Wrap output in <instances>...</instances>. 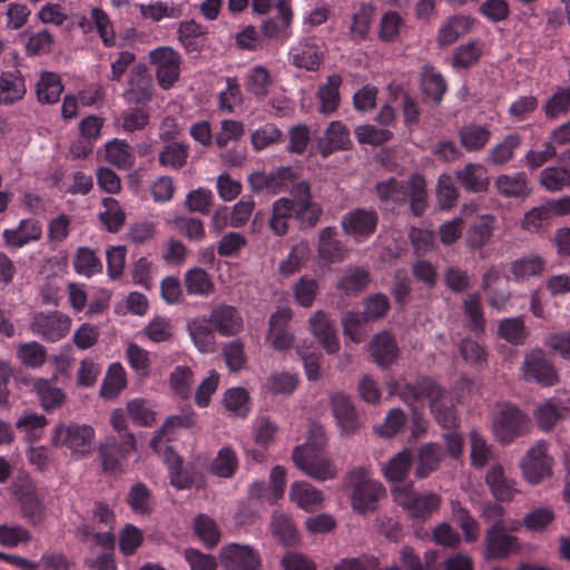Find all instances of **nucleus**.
<instances>
[{
    "mask_svg": "<svg viewBox=\"0 0 570 570\" xmlns=\"http://www.w3.org/2000/svg\"><path fill=\"white\" fill-rule=\"evenodd\" d=\"M389 390L391 394L399 395L411 407H414L423 399L428 400L431 413L442 429H458L459 419L455 409L452 404H444L445 390L433 377L415 375L413 380L407 377L392 380L389 383Z\"/></svg>",
    "mask_w": 570,
    "mask_h": 570,
    "instance_id": "f257e3e1",
    "label": "nucleus"
},
{
    "mask_svg": "<svg viewBox=\"0 0 570 570\" xmlns=\"http://www.w3.org/2000/svg\"><path fill=\"white\" fill-rule=\"evenodd\" d=\"M311 432L315 441L297 446L293 452L295 465L313 479L325 481L335 476V469L323 454L325 444L324 431L321 425L313 424Z\"/></svg>",
    "mask_w": 570,
    "mask_h": 570,
    "instance_id": "f03ea898",
    "label": "nucleus"
},
{
    "mask_svg": "<svg viewBox=\"0 0 570 570\" xmlns=\"http://www.w3.org/2000/svg\"><path fill=\"white\" fill-rule=\"evenodd\" d=\"M345 484L352 490L353 509L361 514L373 512L380 499L385 495L382 483L371 479L365 468L352 470L346 476Z\"/></svg>",
    "mask_w": 570,
    "mask_h": 570,
    "instance_id": "7ed1b4c3",
    "label": "nucleus"
},
{
    "mask_svg": "<svg viewBox=\"0 0 570 570\" xmlns=\"http://www.w3.org/2000/svg\"><path fill=\"white\" fill-rule=\"evenodd\" d=\"M529 426V416L519 406L510 402L497 404L492 415V429L501 443H512L524 435Z\"/></svg>",
    "mask_w": 570,
    "mask_h": 570,
    "instance_id": "20e7f679",
    "label": "nucleus"
},
{
    "mask_svg": "<svg viewBox=\"0 0 570 570\" xmlns=\"http://www.w3.org/2000/svg\"><path fill=\"white\" fill-rule=\"evenodd\" d=\"M392 494L394 501L416 520H426L441 504L440 495L433 492L419 494L411 483L395 487Z\"/></svg>",
    "mask_w": 570,
    "mask_h": 570,
    "instance_id": "39448f33",
    "label": "nucleus"
},
{
    "mask_svg": "<svg viewBox=\"0 0 570 570\" xmlns=\"http://www.w3.org/2000/svg\"><path fill=\"white\" fill-rule=\"evenodd\" d=\"M135 451L136 441L132 433H126L122 440L116 436H107L98 449L102 471L108 474L121 472L124 462Z\"/></svg>",
    "mask_w": 570,
    "mask_h": 570,
    "instance_id": "423d86ee",
    "label": "nucleus"
},
{
    "mask_svg": "<svg viewBox=\"0 0 570 570\" xmlns=\"http://www.w3.org/2000/svg\"><path fill=\"white\" fill-rule=\"evenodd\" d=\"M289 200L296 210V222L301 228L314 227L322 215V208L313 202L311 185L307 180L295 181L289 184Z\"/></svg>",
    "mask_w": 570,
    "mask_h": 570,
    "instance_id": "0eeeda50",
    "label": "nucleus"
},
{
    "mask_svg": "<svg viewBox=\"0 0 570 570\" xmlns=\"http://www.w3.org/2000/svg\"><path fill=\"white\" fill-rule=\"evenodd\" d=\"M95 438V430L87 424H60L56 428L52 442L56 446H65L73 453L86 455Z\"/></svg>",
    "mask_w": 570,
    "mask_h": 570,
    "instance_id": "6e6552de",
    "label": "nucleus"
},
{
    "mask_svg": "<svg viewBox=\"0 0 570 570\" xmlns=\"http://www.w3.org/2000/svg\"><path fill=\"white\" fill-rule=\"evenodd\" d=\"M150 62L156 66V79L163 89L171 88L179 79L180 55L170 47H159L149 53Z\"/></svg>",
    "mask_w": 570,
    "mask_h": 570,
    "instance_id": "1a4fd4ad",
    "label": "nucleus"
},
{
    "mask_svg": "<svg viewBox=\"0 0 570 570\" xmlns=\"http://www.w3.org/2000/svg\"><path fill=\"white\" fill-rule=\"evenodd\" d=\"M520 550L517 537L507 532L502 522H494L484 535V558L487 560L505 559Z\"/></svg>",
    "mask_w": 570,
    "mask_h": 570,
    "instance_id": "9d476101",
    "label": "nucleus"
},
{
    "mask_svg": "<svg viewBox=\"0 0 570 570\" xmlns=\"http://www.w3.org/2000/svg\"><path fill=\"white\" fill-rule=\"evenodd\" d=\"M379 224V215L373 209L355 208L346 213L341 220L345 235L356 242H364L372 236Z\"/></svg>",
    "mask_w": 570,
    "mask_h": 570,
    "instance_id": "9b49d317",
    "label": "nucleus"
},
{
    "mask_svg": "<svg viewBox=\"0 0 570 570\" xmlns=\"http://www.w3.org/2000/svg\"><path fill=\"white\" fill-rule=\"evenodd\" d=\"M70 325V317L56 311L50 313H36L30 326L32 332L40 335L43 340L57 342L68 334Z\"/></svg>",
    "mask_w": 570,
    "mask_h": 570,
    "instance_id": "f8f14e48",
    "label": "nucleus"
},
{
    "mask_svg": "<svg viewBox=\"0 0 570 570\" xmlns=\"http://www.w3.org/2000/svg\"><path fill=\"white\" fill-rule=\"evenodd\" d=\"M522 371L525 381L535 382L542 386H553L558 382L554 366L544 357L541 350L525 355Z\"/></svg>",
    "mask_w": 570,
    "mask_h": 570,
    "instance_id": "ddd939ff",
    "label": "nucleus"
},
{
    "mask_svg": "<svg viewBox=\"0 0 570 570\" xmlns=\"http://www.w3.org/2000/svg\"><path fill=\"white\" fill-rule=\"evenodd\" d=\"M294 179H296V176L291 167H279L269 174L263 171L250 174L248 184L253 191H266L276 195L286 190Z\"/></svg>",
    "mask_w": 570,
    "mask_h": 570,
    "instance_id": "4468645a",
    "label": "nucleus"
},
{
    "mask_svg": "<svg viewBox=\"0 0 570 570\" xmlns=\"http://www.w3.org/2000/svg\"><path fill=\"white\" fill-rule=\"evenodd\" d=\"M220 560L224 570H261L262 567L259 553L255 549L237 543L224 547Z\"/></svg>",
    "mask_w": 570,
    "mask_h": 570,
    "instance_id": "2eb2a0df",
    "label": "nucleus"
},
{
    "mask_svg": "<svg viewBox=\"0 0 570 570\" xmlns=\"http://www.w3.org/2000/svg\"><path fill=\"white\" fill-rule=\"evenodd\" d=\"M154 96V86L147 69L137 65L129 72L128 87L124 92V98L128 104L146 105L151 101Z\"/></svg>",
    "mask_w": 570,
    "mask_h": 570,
    "instance_id": "dca6fc26",
    "label": "nucleus"
},
{
    "mask_svg": "<svg viewBox=\"0 0 570 570\" xmlns=\"http://www.w3.org/2000/svg\"><path fill=\"white\" fill-rule=\"evenodd\" d=\"M524 479L537 484L551 473V460L547 455L544 443H537L530 448L521 463Z\"/></svg>",
    "mask_w": 570,
    "mask_h": 570,
    "instance_id": "f3484780",
    "label": "nucleus"
},
{
    "mask_svg": "<svg viewBox=\"0 0 570 570\" xmlns=\"http://www.w3.org/2000/svg\"><path fill=\"white\" fill-rule=\"evenodd\" d=\"M291 320L292 312L288 308L278 309L271 315L266 341L274 350L282 352L292 347L294 335L288 331Z\"/></svg>",
    "mask_w": 570,
    "mask_h": 570,
    "instance_id": "a211bd4d",
    "label": "nucleus"
},
{
    "mask_svg": "<svg viewBox=\"0 0 570 570\" xmlns=\"http://www.w3.org/2000/svg\"><path fill=\"white\" fill-rule=\"evenodd\" d=\"M209 322L215 331L225 337L237 335L244 328V321L239 311L226 304H220L212 311Z\"/></svg>",
    "mask_w": 570,
    "mask_h": 570,
    "instance_id": "6ab92c4d",
    "label": "nucleus"
},
{
    "mask_svg": "<svg viewBox=\"0 0 570 570\" xmlns=\"http://www.w3.org/2000/svg\"><path fill=\"white\" fill-rule=\"evenodd\" d=\"M331 401L333 414L342 432L354 433L360 426V419L352 399L345 393L337 392L332 395Z\"/></svg>",
    "mask_w": 570,
    "mask_h": 570,
    "instance_id": "aec40b11",
    "label": "nucleus"
},
{
    "mask_svg": "<svg viewBox=\"0 0 570 570\" xmlns=\"http://www.w3.org/2000/svg\"><path fill=\"white\" fill-rule=\"evenodd\" d=\"M42 236L40 222L31 218L20 220L18 227L4 229L2 237L7 247L21 248L24 245L37 242Z\"/></svg>",
    "mask_w": 570,
    "mask_h": 570,
    "instance_id": "412c9836",
    "label": "nucleus"
},
{
    "mask_svg": "<svg viewBox=\"0 0 570 570\" xmlns=\"http://www.w3.org/2000/svg\"><path fill=\"white\" fill-rule=\"evenodd\" d=\"M27 92L26 78L18 69L0 73V105L11 106L21 101Z\"/></svg>",
    "mask_w": 570,
    "mask_h": 570,
    "instance_id": "4be33fe9",
    "label": "nucleus"
},
{
    "mask_svg": "<svg viewBox=\"0 0 570 570\" xmlns=\"http://www.w3.org/2000/svg\"><path fill=\"white\" fill-rule=\"evenodd\" d=\"M309 327L313 335L328 354H334L340 350L336 330L325 312L317 311L309 318Z\"/></svg>",
    "mask_w": 570,
    "mask_h": 570,
    "instance_id": "5701e85b",
    "label": "nucleus"
},
{
    "mask_svg": "<svg viewBox=\"0 0 570 570\" xmlns=\"http://www.w3.org/2000/svg\"><path fill=\"white\" fill-rule=\"evenodd\" d=\"M371 282V274L367 268L361 266H348L344 268L336 282V289L346 296H357Z\"/></svg>",
    "mask_w": 570,
    "mask_h": 570,
    "instance_id": "b1692460",
    "label": "nucleus"
},
{
    "mask_svg": "<svg viewBox=\"0 0 570 570\" xmlns=\"http://www.w3.org/2000/svg\"><path fill=\"white\" fill-rule=\"evenodd\" d=\"M523 136L510 132L494 144L488 151L487 163L492 166H505L511 163L523 145Z\"/></svg>",
    "mask_w": 570,
    "mask_h": 570,
    "instance_id": "393cba45",
    "label": "nucleus"
},
{
    "mask_svg": "<svg viewBox=\"0 0 570 570\" xmlns=\"http://www.w3.org/2000/svg\"><path fill=\"white\" fill-rule=\"evenodd\" d=\"M495 218L492 215L478 216L468 227L465 246L472 250L482 249L493 236Z\"/></svg>",
    "mask_w": 570,
    "mask_h": 570,
    "instance_id": "a878e982",
    "label": "nucleus"
},
{
    "mask_svg": "<svg viewBox=\"0 0 570 570\" xmlns=\"http://www.w3.org/2000/svg\"><path fill=\"white\" fill-rule=\"evenodd\" d=\"M373 361L382 368H387L399 356L396 341L389 332L376 334L370 343Z\"/></svg>",
    "mask_w": 570,
    "mask_h": 570,
    "instance_id": "bb28decb",
    "label": "nucleus"
},
{
    "mask_svg": "<svg viewBox=\"0 0 570 570\" xmlns=\"http://www.w3.org/2000/svg\"><path fill=\"white\" fill-rule=\"evenodd\" d=\"M485 483L495 500L500 502L512 501L518 492L515 481L507 476L500 464L491 466L485 475Z\"/></svg>",
    "mask_w": 570,
    "mask_h": 570,
    "instance_id": "cd10ccee",
    "label": "nucleus"
},
{
    "mask_svg": "<svg viewBox=\"0 0 570 570\" xmlns=\"http://www.w3.org/2000/svg\"><path fill=\"white\" fill-rule=\"evenodd\" d=\"M456 181L470 193H483L490 180L487 168L481 164L469 163L454 173Z\"/></svg>",
    "mask_w": 570,
    "mask_h": 570,
    "instance_id": "c85d7f7f",
    "label": "nucleus"
},
{
    "mask_svg": "<svg viewBox=\"0 0 570 570\" xmlns=\"http://www.w3.org/2000/svg\"><path fill=\"white\" fill-rule=\"evenodd\" d=\"M351 146L350 131L341 121H332L325 131V138L318 142L320 154L327 158L336 150H345Z\"/></svg>",
    "mask_w": 570,
    "mask_h": 570,
    "instance_id": "c756f323",
    "label": "nucleus"
},
{
    "mask_svg": "<svg viewBox=\"0 0 570 570\" xmlns=\"http://www.w3.org/2000/svg\"><path fill=\"white\" fill-rule=\"evenodd\" d=\"M498 193L507 198L527 197L531 193L528 176L523 171L502 174L495 179Z\"/></svg>",
    "mask_w": 570,
    "mask_h": 570,
    "instance_id": "7c9ffc66",
    "label": "nucleus"
},
{
    "mask_svg": "<svg viewBox=\"0 0 570 570\" xmlns=\"http://www.w3.org/2000/svg\"><path fill=\"white\" fill-rule=\"evenodd\" d=\"M188 333L197 350L202 353H213L216 348L215 328L209 318H195L187 324Z\"/></svg>",
    "mask_w": 570,
    "mask_h": 570,
    "instance_id": "2f4dec72",
    "label": "nucleus"
},
{
    "mask_svg": "<svg viewBox=\"0 0 570 570\" xmlns=\"http://www.w3.org/2000/svg\"><path fill=\"white\" fill-rule=\"evenodd\" d=\"M207 28L195 20L183 21L178 27L179 41L188 53H198L205 46Z\"/></svg>",
    "mask_w": 570,
    "mask_h": 570,
    "instance_id": "473e14b6",
    "label": "nucleus"
},
{
    "mask_svg": "<svg viewBox=\"0 0 570 570\" xmlns=\"http://www.w3.org/2000/svg\"><path fill=\"white\" fill-rule=\"evenodd\" d=\"M421 90L426 98L439 105L448 90V83L433 66L425 65L421 71Z\"/></svg>",
    "mask_w": 570,
    "mask_h": 570,
    "instance_id": "72a5a7b5",
    "label": "nucleus"
},
{
    "mask_svg": "<svg viewBox=\"0 0 570 570\" xmlns=\"http://www.w3.org/2000/svg\"><path fill=\"white\" fill-rule=\"evenodd\" d=\"M546 261L539 255H529L514 259L510 264V272L515 282L521 283L539 277L546 269Z\"/></svg>",
    "mask_w": 570,
    "mask_h": 570,
    "instance_id": "f704fd0d",
    "label": "nucleus"
},
{
    "mask_svg": "<svg viewBox=\"0 0 570 570\" xmlns=\"http://www.w3.org/2000/svg\"><path fill=\"white\" fill-rule=\"evenodd\" d=\"M375 191L382 203L403 205L407 202L409 197V181L391 177L379 181L375 185Z\"/></svg>",
    "mask_w": 570,
    "mask_h": 570,
    "instance_id": "c9c22d12",
    "label": "nucleus"
},
{
    "mask_svg": "<svg viewBox=\"0 0 570 570\" xmlns=\"http://www.w3.org/2000/svg\"><path fill=\"white\" fill-rule=\"evenodd\" d=\"M291 218L296 220V210L289 198L282 197L274 202L272 216L268 225L272 232L277 236H283L288 232V222Z\"/></svg>",
    "mask_w": 570,
    "mask_h": 570,
    "instance_id": "e433bc0d",
    "label": "nucleus"
},
{
    "mask_svg": "<svg viewBox=\"0 0 570 570\" xmlns=\"http://www.w3.org/2000/svg\"><path fill=\"white\" fill-rule=\"evenodd\" d=\"M72 266L78 275L87 278L101 274L104 268L102 262L96 250L87 246L77 248L73 255Z\"/></svg>",
    "mask_w": 570,
    "mask_h": 570,
    "instance_id": "4c0bfd02",
    "label": "nucleus"
},
{
    "mask_svg": "<svg viewBox=\"0 0 570 570\" xmlns=\"http://www.w3.org/2000/svg\"><path fill=\"white\" fill-rule=\"evenodd\" d=\"M184 285L188 295L204 297L215 292L210 275L200 267L190 268L185 273Z\"/></svg>",
    "mask_w": 570,
    "mask_h": 570,
    "instance_id": "58836bf2",
    "label": "nucleus"
},
{
    "mask_svg": "<svg viewBox=\"0 0 570 570\" xmlns=\"http://www.w3.org/2000/svg\"><path fill=\"white\" fill-rule=\"evenodd\" d=\"M63 91V85L58 73L43 71L36 86L37 99L41 104H56Z\"/></svg>",
    "mask_w": 570,
    "mask_h": 570,
    "instance_id": "ea45409f",
    "label": "nucleus"
},
{
    "mask_svg": "<svg viewBox=\"0 0 570 570\" xmlns=\"http://www.w3.org/2000/svg\"><path fill=\"white\" fill-rule=\"evenodd\" d=\"M318 253L323 259L330 263L341 262L344 258L345 249L337 239V232L334 227H325L320 233Z\"/></svg>",
    "mask_w": 570,
    "mask_h": 570,
    "instance_id": "a19ab883",
    "label": "nucleus"
},
{
    "mask_svg": "<svg viewBox=\"0 0 570 570\" xmlns=\"http://www.w3.org/2000/svg\"><path fill=\"white\" fill-rule=\"evenodd\" d=\"M289 498L306 511L316 509L323 500L322 492L305 481H297L291 485Z\"/></svg>",
    "mask_w": 570,
    "mask_h": 570,
    "instance_id": "79ce46f5",
    "label": "nucleus"
},
{
    "mask_svg": "<svg viewBox=\"0 0 570 570\" xmlns=\"http://www.w3.org/2000/svg\"><path fill=\"white\" fill-rule=\"evenodd\" d=\"M443 454V448L438 443H428L421 446L415 475L423 479L438 470Z\"/></svg>",
    "mask_w": 570,
    "mask_h": 570,
    "instance_id": "37998d69",
    "label": "nucleus"
},
{
    "mask_svg": "<svg viewBox=\"0 0 570 570\" xmlns=\"http://www.w3.org/2000/svg\"><path fill=\"white\" fill-rule=\"evenodd\" d=\"M342 77L340 75H331L326 82L318 89L317 97L321 101L320 111L324 115L333 114L340 105V87Z\"/></svg>",
    "mask_w": 570,
    "mask_h": 570,
    "instance_id": "c03bdc74",
    "label": "nucleus"
},
{
    "mask_svg": "<svg viewBox=\"0 0 570 570\" xmlns=\"http://www.w3.org/2000/svg\"><path fill=\"white\" fill-rule=\"evenodd\" d=\"M126 501L135 514L149 515L153 512V493L142 482L130 487Z\"/></svg>",
    "mask_w": 570,
    "mask_h": 570,
    "instance_id": "a18cd8bd",
    "label": "nucleus"
},
{
    "mask_svg": "<svg viewBox=\"0 0 570 570\" xmlns=\"http://www.w3.org/2000/svg\"><path fill=\"white\" fill-rule=\"evenodd\" d=\"M273 80L269 71L263 66L253 67L245 78V89L256 99H263L268 95Z\"/></svg>",
    "mask_w": 570,
    "mask_h": 570,
    "instance_id": "49530a36",
    "label": "nucleus"
},
{
    "mask_svg": "<svg viewBox=\"0 0 570 570\" xmlns=\"http://www.w3.org/2000/svg\"><path fill=\"white\" fill-rule=\"evenodd\" d=\"M460 142L468 151H479L491 138V131L485 126L468 125L459 130Z\"/></svg>",
    "mask_w": 570,
    "mask_h": 570,
    "instance_id": "de8ad7c7",
    "label": "nucleus"
},
{
    "mask_svg": "<svg viewBox=\"0 0 570 570\" xmlns=\"http://www.w3.org/2000/svg\"><path fill=\"white\" fill-rule=\"evenodd\" d=\"M440 552L428 550L424 553V562L414 553L413 548L405 546L401 550V562L406 570H436L439 568Z\"/></svg>",
    "mask_w": 570,
    "mask_h": 570,
    "instance_id": "09e8293b",
    "label": "nucleus"
},
{
    "mask_svg": "<svg viewBox=\"0 0 570 570\" xmlns=\"http://www.w3.org/2000/svg\"><path fill=\"white\" fill-rule=\"evenodd\" d=\"M375 8L372 3H362L353 14L350 27L351 38L356 41H363L367 38Z\"/></svg>",
    "mask_w": 570,
    "mask_h": 570,
    "instance_id": "8fccbe9b",
    "label": "nucleus"
},
{
    "mask_svg": "<svg viewBox=\"0 0 570 570\" xmlns=\"http://www.w3.org/2000/svg\"><path fill=\"white\" fill-rule=\"evenodd\" d=\"M298 377L296 374L289 372H277L271 374L263 389L265 393L273 396L276 395H291L297 387Z\"/></svg>",
    "mask_w": 570,
    "mask_h": 570,
    "instance_id": "3c124183",
    "label": "nucleus"
},
{
    "mask_svg": "<svg viewBox=\"0 0 570 570\" xmlns=\"http://www.w3.org/2000/svg\"><path fill=\"white\" fill-rule=\"evenodd\" d=\"M470 29V21L464 16H453L449 18L439 29L438 41L441 46H448L455 42L462 35Z\"/></svg>",
    "mask_w": 570,
    "mask_h": 570,
    "instance_id": "603ef678",
    "label": "nucleus"
},
{
    "mask_svg": "<svg viewBox=\"0 0 570 570\" xmlns=\"http://www.w3.org/2000/svg\"><path fill=\"white\" fill-rule=\"evenodd\" d=\"M463 313L468 318V328L476 335L485 328V318L479 294H469L463 301Z\"/></svg>",
    "mask_w": 570,
    "mask_h": 570,
    "instance_id": "864d4df0",
    "label": "nucleus"
},
{
    "mask_svg": "<svg viewBox=\"0 0 570 570\" xmlns=\"http://www.w3.org/2000/svg\"><path fill=\"white\" fill-rule=\"evenodd\" d=\"M407 200L414 216L420 217L424 214L428 205V193L423 176L417 174L411 176L409 180Z\"/></svg>",
    "mask_w": 570,
    "mask_h": 570,
    "instance_id": "5fc2aeb1",
    "label": "nucleus"
},
{
    "mask_svg": "<svg viewBox=\"0 0 570 570\" xmlns=\"http://www.w3.org/2000/svg\"><path fill=\"white\" fill-rule=\"evenodd\" d=\"M189 155V146L185 142H170L167 144L159 153L158 161L164 167H171L173 169L183 168Z\"/></svg>",
    "mask_w": 570,
    "mask_h": 570,
    "instance_id": "6e6d98bb",
    "label": "nucleus"
},
{
    "mask_svg": "<svg viewBox=\"0 0 570 570\" xmlns=\"http://www.w3.org/2000/svg\"><path fill=\"white\" fill-rule=\"evenodd\" d=\"M482 56L481 47L476 41L459 46L452 56V67L456 70H466L475 65Z\"/></svg>",
    "mask_w": 570,
    "mask_h": 570,
    "instance_id": "4d7b16f0",
    "label": "nucleus"
},
{
    "mask_svg": "<svg viewBox=\"0 0 570 570\" xmlns=\"http://www.w3.org/2000/svg\"><path fill=\"white\" fill-rule=\"evenodd\" d=\"M238 466L235 451L230 446L222 448L210 463V471L219 478H230Z\"/></svg>",
    "mask_w": 570,
    "mask_h": 570,
    "instance_id": "13d9d810",
    "label": "nucleus"
},
{
    "mask_svg": "<svg viewBox=\"0 0 570 570\" xmlns=\"http://www.w3.org/2000/svg\"><path fill=\"white\" fill-rule=\"evenodd\" d=\"M320 292L318 281L304 275L299 277L293 287L294 298L302 307H311Z\"/></svg>",
    "mask_w": 570,
    "mask_h": 570,
    "instance_id": "bf43d9fd",
    "label": "nucleus"
},
{
    "mask_svg": "<svg viewBox=\"0 0 570 570\" xmlns=\"http://www.w3.org/2000/svg\"><path fill=\"white\" fill-rule=\"evenodd\" d=\"M548 119H557L570 110V88H557L542 107Z\"/></svg>",
    "mask_w": 570,
    "mask_h": 570,
    "instance_id": "052dcab7",
    "label": "nucleus"
},
{
    "mask_svg": "<svg viewBox=\"0 0 570 570\" xmlns=\"http://www.w3.org/2000/svg\"><path fill=\"white\" fill-rule=\"evenodd\" d=\"M541 186L549 191H559L570 187V171L562 167H547L540 174Z\"/></svg>",
    "mask_w": 570,
    "mask_h": 570,
    "instance_id": "680f3d73",
    "label": "nucleus"
},
{
    "mask_svg": "<svg viewBox=\"0 0 570 570\" xmlns=\"http://www.w3.org/2000/svg\"><path fill=\"white\" fill-rule=\"evenodd\" d=\"M412 465V455L409 451H402L393 456L384 466V476L391 482L403 481Z\"/></svg>",
    "mask_w": 570,
    "mask_h": 570,
    "instance_id": "e2e57ef3",
    "label": "nucleus"
},
{
    "mask_svg": "<svg viewBox=\"0 0 570 570\" xmlns=\"http://www.w3.org/2000/svg\"><path fill=\"white\" fill-rule=\"evenodd\" d=\"M194 529L204 544L212 549L216 547L220 539V532L216 522L206 514H199L195 519Z\"/></svg>",
    "mask_w": 570,
    "mask_h": 570,
    "instance_id": "0e129e2a",
    "label": "nucleus"
},
{
    "mask_svg": "<svg viewBox=\"0 0 570 570\" xmlns=\"http://www.w3.org/2000/svg\"><path fill=\"white\" fill-rule=\"evenodd\" d=\"M17 356L24 366L38 368L45 364L47 351L38 342H29L19 345Z\"/></svg>",
    "mask_w": 570,
    "mask_h": 570,
    "instance_id": "69168bd1",
    "label": "nucleus"
},
{
    "mask_svg": "<svg viewBox=\"0 0 570 570\" xmlns=\"http://www.w3.org/2000/svg\"><path fill=\"white\" fill-rule=\"evenodd\" d=\"M367 322L358 312L350 311L345 313L342 320L344 336L356 344L363 342L366 335L364 326Z\"/></svg>",
    "mask_w": 570,
    "mask_h": 570,
    "instance_id": "338daca9",
    "label": "nucleus"
},
{
    "mask_svg": "<svg viewBox=\"0 0 570 570\" xmlns=\"http://www.w3.org/2000/svg\"><path fill=\"white\" fill-rule=\"evenodd\" d=\"M282 136L281 129L275 124L267 122L252 132L250 140L253 148L261 151L271 145L277 144Z\"/></svg>",
    "mask_w": 570,
    "mask_h": 570,
    "instance_id": "774afa93",
    "label": "nucleus"
}]
</instances>
